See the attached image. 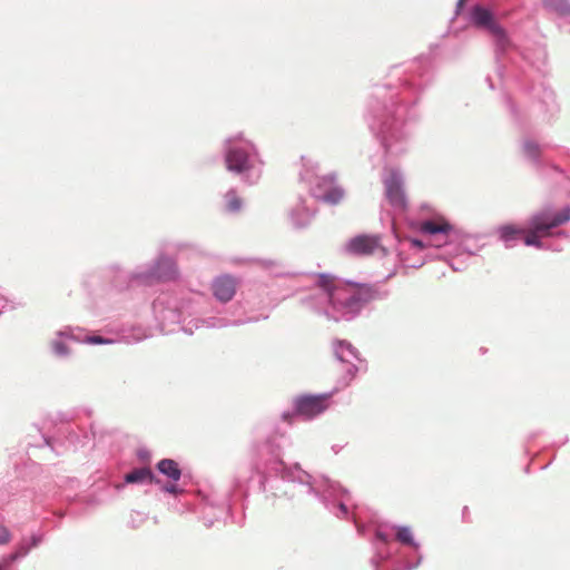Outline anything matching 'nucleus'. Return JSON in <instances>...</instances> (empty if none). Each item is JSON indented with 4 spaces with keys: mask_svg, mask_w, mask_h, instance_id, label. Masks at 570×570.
<instances>
[{
    "mask_svg": "<svg viewBox=\"0 0 570 570\" xmlns=\"http://www.w3.org/2000/svg\"><path fill=\"white\" fill-rule=\"evenodd\" d=\"M570 220V207L558 213L542 210L529 219L528 228H518L514 225H504L499 228L501 238L504 242L518 239L523 236L527 246L542 247L541 238L551 235L550 230Z\"/></svg>",
    "mask_w": 570,
    "mask_h": 570,
    "instance_id": "1",
    "label": "nucleus"
},
{
    "mask_svg": "<svg viewBox=\"0 0 570 570\" xmlns=\"http://www.w3.org/2000/svg\"><path fill=\"white\" fill-rule=\"evenodd\" d=\"M471 20L475 27L488 30L501 45L507 41L505 31L497 22L493 13L484 7L475 6L471 12Z\"/></svg>",
    "mask_w": 570,
    "mask_h": 570,
    "instance_id": "2",
    "label": "nucleus"
},
{
    "mask_svg": "<svg viewBox=\"0 0 570 570\" xmlns=\"http://www.w3.org/2000/svg\"><path fill=\"white\" fill-rule=\"evenodd\" d=\"M328 395H299L294 400L295 413L312 419L328 407Z\"/></svg>",
    "mask_w": 570,
    "mask_h": 570,
    "instance_id": "3",
    "label": "nucleus"
},
{
    "mask_svg": "<svg viewBox=\"0 0 570 570\" xmlns=\"http://www.w3.org/2000/svg\"><path fill=\"white\" fill-rule=\"evenodd\" d=\"M380 248V238L370 235L355 236L346 244V252L357 256L372 255Z\"/></svg>",
    "mask_w": 570,
    "mask_h": 570,
    "instance_id": "4",
    "label": "nucleus"
},
{
    "mask_svg": "<svg viewBox=\"0 0 570 570\" xmlns=\"http://www.w3.org/2000/svg\"><path fill=\"white\" fill-rule=\"evenodd\" d=\"M385 191L390 204L396 208H406V197L402 187V181L396 173H391L385 180Z\"/></svg>",
    "mask_w": 570,
    "mask_h": 570,
    "instance_id": "5",
    "label": "nucleus"
},
{
    "mask_svg": "<svg viewBox=\"0 0 570 570\" xmlns=\"http://www.w3.org/2000/svg\"><path fill=\"white\" fill-rule=\"evenodd\" d=\"M350 292H343V299H333V304H338L347 308H355L361 303L367 302L372 297V291L366 286H354L350 284Z\"/></svg>",
    "mask_w": 570,
    "mask_h": 570,
    "instance_id": "6",
    "label": "nucleus"
},
{
    "mask_svg": "<svg viewBox=\"0 0 570 570\" xmlns=\"http://www.w3.org/2000/svg\"><path fill=\"white\" fill-rule=\"evenodd\" d=\"M419 230L423 234L436 236L439 244L448 243L449 233L452 230V226L444 218H436L431 220L422 222L419 226Z\"/></svg>",
    "mask_w": 570,
    "mask_h": 570,
    "instance_id": "7",
    "label": "nucleus"
},
{
    "mask_svg": "<svg viewBox=\"0 0 570 570\" xmlns=\"http://www.w3.org/2000/svg\"><path fill=\"white\" fill-rule=\"evenodd\" d=\"M236 279L228 275L217 277L212 284L214 296L223 303L232 301L236 294Z\"/></svg>",
    "mask_w": 570,
    "mask_h": 570,
    "instance_id": "8",
    "label": "nucleus"
},
{
    "mask_svg": "<svg viewBox=\"0 0 570 570\" xmlns=\"http://www.w3.org/2000/svg\"><path fill=\"white\" fill-rule=\"evenodd\" d=\"M317 285L323 288L333 299H343V292H350V284L338 282L335 276L328 274H321L317 277Z\"/></svg>",
    "mask_w": 570,
    "mask_h": 570,
    "instance_id": "9",
    "label": "nucleus"
},
{
    "mask_svg": "<svg viewBox=\"0 0 570 570\" xmlns=\"http://www.w3.org/2000/svg\"><path fill=\"white\" fill-rule=\"evenodd\" d=\"M153 276L161 282L176 281L179 276L176 262L169 257H160L153 268Z\"/></svg>",
    "mask_w": 570,
    "mask_h": 570,
    "instance_id": "10",
    "label": "nucleus"
},
{
    "mask_svg": "<svg viewBox=\"0 0 570 570\" xmlns=\"http://www.w3.org/2000/svg\"><path fill=\"white\" fill-rule=\"evenodd\" d=\"M334 176H327L322 179L317 188L322 190L321 198L331 205L338 204L344 197L342 187L334 185Z\"/></svg>",
    "mask_w": 570,
    "mask_h": 570,
    "instance_id": "11",
    "label": "nucleus"
},
{
    "mask_svg": "<svg viewBox=\"0 0 570 570\" xmlns=\"http://www.w3.org/2000/svg\"><path fill=\"white\" fill-rule=\"evenodd\" d=\"M226 167L230 171L240 174L249 169L248 155L238 148H229L225 156Z\"/></svg>",
    "mask_w": 570,
    "mask_h": 570,
    "instance_id": "12",
    "label": "nucleus"
},
{
    "mask_svg": "<svg viewBox=\"0 0 570 570\" xmlns=\"http://www.w3.org/2000/svg\"><path fill=\"white\" fill-rule=\"evenodd\" d=\"M157 468L160 473L173 481H178L181 476V471L178 463L171 459H164L159 461Z\"/></svg>",
    "mask_w": 570,
    "mask_h": 570,
    "instance_id": "13",
    "label": "nucleus"
},
{
    "mask_svg": "<svg viewBox=\"0 0 570 570\" xmlns=\"http://www.w3.org/2000/svg\"><path fill=\"white\" fill-rule=\"evenodd\" d=\"M243 207V199L238 196L236 190L230 189L224 195L223 209L229 214H237Z\"/></svg>",
    "mask_w": 570,
    "mask_h": 570,
    "instance_id": "14",
    "label": "nucleus"
},
{
    "mask_svg": "<svg viewBox=\"0 0 570 570\" xmlns=\"http://www.w3.org/2000/svg\"><path fill=\"white\" fill-rule=\"evenodd\" d=\"M542 6L560 17L570 16V0H542Z\"/></svg>",
    "mask_w": 570,
    "mask_h": 570,
    "instance_id": "15",
    "label": "nucleus"
},
{
    "mask_svg": "<svg viewBox=\"0 0 570 570\" xmlns=\"http://www.w3.org/2000/svg\"><path fill=\"white\" fill-rule=\"evenodd\" d=\"M154 475L149 468L136 469L125 475L127 483L153 482Z\"/></svg>",
    "mask_w": 570,
    "mask_h": 570,
    "instance_id": "16",
    "label": "nucleus"
},
{
    "mask_svg": "<svg viewBox=\"0 0 570 570\" xmlns=\"http://www.w3.org/2000/svg\"><path fill=\"white\" fill-rule=\"evenodd\" d=\"M40 539L39 537L32 534L30 538L28 539H22L21 542L18 544L17 549H16V552L13 554V559H18V558H21V557H24L28 554V552L38 546Z\"/></svg>",
    "mask_w": 570,
    "mask_h": 570,
    "instance_id": "17",
    "label": "nucleus"
},
{
    "mask_svg": "<svg viewBox=\"0 0 570 570\" xmlns=\"http://www.w3.org/2000/svg\"><path fill=\"white\" fill-rule=\"evenodd\" d=\"M337 358L342 362L351 363L348 356L355 357V351L352 345L347 342H338L335 348Z\"/></svg>",
    "mask_w": 570,
    "mask_h": 570,
    "instance_id": "18",
    "label": "nucleus"
},
{
    "mask_svg": "<svg viewBox=\"0 0 570 570\" xmlns=\"http://www.w3.org/2000/svg\"><path fill=\"white\" fill-rule=\"evenodd\" d=\"M523 149H524L525 155L530 158H537L541 154L540 146L532 140L525 141L523 145Z\"/></svg>",
    "mask_w": 570,
    "mask_h": 570,
    "instance_id": "19",
    "label": "nucleus"
},
{
    "mask_svg": "<svg viewBox=\"0 0 570 570\" xmlns=\"http://www.w3.org/2000/svg\"><path fill=\"white\" fill-rule=\"evenodd\" d=\"M396 539L405 544H412L413 543V537L412 532L409 528H399L396 532Z\"/></svg>",
    "mask_w": 570,
    "mask_h": 570,
    "instance_id": "20",
    "label": "nucleus"
},
{
    "mask_svg": "<svg viewBox=\"0 0 570 570\" xmlns=\"http://www.w3.org/2000/svg\"><path fill=\"white\" fill-rule=\"evenodd\" d=\"M11 540V533L9 529L0 523V546L9 543Z\"/></svg>",
    "mask_w": 570,
    "mask_h": 570,
    "instance_id": "21",
    "label": "nucleus"
},
{
    "mask_svg": "<svg viewBox=\"0 0 570 570\" xmlns=\"http://www.w3.org/2000/svg\"><path fill=\"white\" fill-rule=\"evenodd\" d=\"M86 342L89 344H111L112 343L111 340L104 338L102 336H99V335L88 336L86 338Z\"/></svg>",
    "mask_w": 570,
    "mask_h": 570,
    "instance_id": "22",
    "label": "nucleus"
},
{
    "mask_svg": "<svg viewBox=\"0 0 570 570\" xmlns=\"http://www.w3.org/2000/svg\"><path fill=\"white\" fill-rule=\"evenodd\" d=\"M53 350L59 355H65L68 353L67 346L61 342H55L53 343Z\"/></svg>",
    "mask_w": 570,
    "mask_h": 570,
    "instance_id": "23",
    "label": "nucleus"
},
{
    "mask_svg": "<svg viewBox=\"0 0 570 570\" xmlns=\"http://www.w3.org/2000/svg\"><path fill=\"white\" fill-rule=\"evenodd\" d=\"M375 535H376V539H379L380 541H382L384 543L389 542V537L385 533H383L382 531H376Z\"/></svg>",
    "mask_w": 570,
    "mask_h": 570,
    "instance_id": "24",
    "label": "nucleus"
},
{
    "mask_svg": "<svg viewBox=\"0 0 570 570\" xmlns=\"http://www.w3.org/2000/svg\"><path fill=\"white\" fill-rule=\"evenodd\" d=\"M347 372H348L351 379H353L355 376V373H356V367L354 365H350L348 368H347Z\"/></svg>",
    "mask_w": 570,
    "mask_h": 570,
    "instance_id": "25",
    "label": "nucleus"
},
{
    "mask_svg": "<svg viewBox=\"0 0 570 570\" xmlns=\"http://www.w3.org/2000/svg\"><path fill=\"white\" fill-rule=\"evenodd\" d=\"M165 490H166L167 492H170V493H176V492H177V488H176V485H167V487L165 488Z\"/></svg>",
    "mask_w": 570,
    "mask_h": 570,
    "instance_id": "26",
    "label": "nucleus"
},
{
    "mask_svg": "<svg viewBox=\"0 0 570 570\" xmlns=\"http://www.w3.org/2000/svg\"><path fill=\"white\" fill-rule=\"evenodd\" d=\"M466 0H459L458 1V7L459 9L463 7V4L465 3Z\"/></svg>",
    "mask_w": 570,
    "mask_h": 570,
    "instance_id": "27",
    "label": "nucleus"
},
{
    "mask_svg": "<svg viewBox=\"0 0 570 570\" xmlns=\"http://www.w3.org/2000/svg\"><path fill=\"white\" fill-rule=\"evenodd\" d=\"M413 244L417 247H422V242L421 240H413Z\"/></svg>",
    "mask_w": 570,
    "mask_h": 570,
    "instance_id": "28",
    "label": "nucleus"
},
{
    "mask_svg": "<svg viewBox=\"0 0 570 570\" xmlns=\"http://www.w3.org/2000/svg\"><path fill=\"white\" fill-rule=\"evenodd\" d=\"M289 417V414H284V419L287 420Z\"/></svg>",
    "mask_w": 570,
    "mask_h": 570,
    "instance_id": "29",
    "label": "nucleus"
}]
</instances>
